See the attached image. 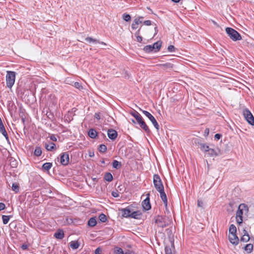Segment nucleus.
<instances>
[{"label":"nucleus","instance_id":"f257e3e1","mask_svg":"<svg viewBox=\"0 0 254 254\" xmlns=\"http://www.w3.org/2000/svg\"><path fill=\"white\" fill-rule=\"evenodd\" d=\"M249 209L248 206L244 203H241L238 207L236 212V219L237 222L240 224L243 222V215L248 213Z\"/></svg>","mask_w":254,"mask_h":254},{"label":"nucleus","instance_id":"f03ea898","mask_svg":"<svg viewBox=\"0 0 254 254\" xmlns=\"http://www.w3.org/2000/svg\"><path fill=\"white\" fill-rule=\"evenodd\" d=\"M225 31L229 38L233 41H237L242 39L241 35L236 30L232 28L227 27L225 29Z\"/></svg>","mask_w":254,"mask_h":254},{"label":"nucleus","instance_id":"7ed1b4c3","mask_svg":"<svg viewBox=\"0 0 254 254\" xmlns=\"http://www.w3.org/2000/svg\"><path fill=\"white\" fill-rule=\"evenodd\" d=\"M16 73L14 71H7L6 75V86L9 88H11L14 84Z\"/></svg>","mask_w":254,"mask_h":254},{"label":"nucleus","instance_id":"20e7f679","mask_svg":"<svg viewBox=\"0 0 254 254\" xmlns=\"http://www.w3.org/2000/svg\"><path fill=\"white\" fill-rule=\"evenodd\" d=\"M153 184L155 189L159 191H162L164 190V186L161 182V179L158 175H154L153 176Z\"/></svg>","mask_w":254,"mask_h":254},{"label":"nucleus","instance_id":"39448f33","mask_svg":"<svg viewBox=\"0 0 254 254\" xmlns=\"http://www.w3.org/2000/svg\"><path fill=\"white\" fill-rule=\"evenodd\" d=\"M244 118L251 125H254V117L251 112L247 109H245L243 111Z\"/></svg>","mask_w":254,"mask_h":254},{"label":"nucleus","instance_id":"423d86ee","mask_svg":"<svg viewBox=\"0 0 254 254\" xmlns=\"http://www.w3.org/2000/svg\"><path fill=\"white\" fill-rule=\"evenodd\" d=\"M140 110L142 112L144 115L146 116L150 120V121L151 122L154 127L157 130H158L159 128V126L155 118L148 112L144 110H142L141 109Z\"/></svg>","mask_w":254,"mask_h":254},{"label":"nucleus","instance_id":"0eeeda50","mask_svg":"<svg viewBox=\"0 0 254 254\" xmlns=\"http://www.w3.org/2000/svg\"><path fill=\"white\" fill-rule=\"evenodd\" d=\"M147 197L142 202V206L145 210H148L151 208V204L149 200V193L146 194Z\"/></svg>","mask_w":254,"mask_h":254},{"label":"nucleus","instance_id":"6e6552de","mask_svg":"<svg viewBox=\"0 0 254 254\" xmlns=\"http://www.w3.org/2000/svg\"><path fill=\"white\" fill-rule=\"evenodd\" d=\"M60 162L63 165H66L69 162V156L66 152L63 153L60 157Z\"/></svg>","mask_w":254,"mask_h":254},{"label":"nucleus","instance_id":"1a4fd4ad","mask_svg":"<svg viewBox=\"0 0 254 254\" xmlns=\"http://www.w3.org/2000/svg\"><path fill=\"white\" fill-rule=\"evenodd\" d=\"M228 238L232 244L234 245L238 244L239 240L236 234H229Z\"/></svg>","mask_w":254,"mask_h":254},{"label":"nucleus","instance_id":"9d476101","mask_svg":"<svg viewBox=\"0 0 254 254\" xmlns=\"http://www.w3.org/2000/svg\"><path fill=\"white\" fill-rule=\"evenodd\" d=\"M136 120V122L138 123L143 120V119L141 115L136 111H133L130 113Z\"/></svg>","mask_w":254,"mask_h":254},{"label":"nucleus","instance_id":"9b49d317","mask_svg":"<svg viewBox=\"0 0 254 254\" xmlns=\"http://www.w3.org/2000/svg\"><path fill=\"white\" fill-rule=\"evenodd\" d=\"M108 136L111 139L114 140L117 136V132L114 129H109L108 131Z\"/></svg>","mask_w":254,"mask_h":254},{"label":"nucleus","instance_id":"f8f14e48","mask_svg":"<svg viewBox=\"0 0 254 254\" xmlns=\"http://www.w3.org/2000/svg\"><path fill=\"white\" fill-rule=\"evenodd\" d=\"M173 244L170 242V244L165 247L166 254H173Z\"/></svg>","mask_w":254,"mask_h":254},{"label":"nucleus","instance_id":"ddd939ff","mask_svg":"<svg viewBox=\"0 0 254 254\" xmlns=\"http://www.w3.org/2000/svg\"><path fill=\"white\" fill-rule=\"evenodd\" d=\"M160 194V197L161 198L165 206L167 207V196L164 192V190H163L162 191H159Z\"/></svg>","mask_w":254,"mask_h":254},{"label":"nucleus","instance_id":"4468645a","mask_svg":"<svg viewBox=\"0 0 254 254\" xmlns=\"http://www.w3.org/2000/svg\"><path fill=\"white\" fill-rule=\"evenodd\" d=\"M162 42L160 41L156 42L152 45L153 51L155 52L158 51L161 47Z\"/></svg>","mask_w":254,"mask_h":254},{"label":"nucleus","instance_id":"2eb2a0df","mask_svg":"<svg viewBox=\"0 0 254 254\" xmlns=\"http://www.w3.org/2000/svg\"><path fill=\"white\" fill-rule=\"evenodd\" d=\"M138 124L140 125V127L142 128L146 132H149L150 131L149 127L143 120L138 123Z\"/></svg>","mask_w":254,"mask_h":254},{"label":"nucleus","instance_id":"dca6fc26","mask_svg":"<svg viewBox=\"0 0 254 254\" xmlns=\"http://www.w3.org/2000/svg\"><path fill=\"white\" fill-rule=\"evenodd\" d=\"M0 131L2 134V135L5 137L6 139L8 140V135L3 124L0 125Z\"/></svg>","mask_w":254,"mask_h":254},{"label":"nucleus","instance_id":"f3484780","mask_svg":"<svg viewBox=\"0 0 254 254\" xmlns=\"http://www.w3.org/2000/svg\"><path fill=\"white\" fill-rule=\"evenodd\" d=\"M64 233L63 230H60L54 234L55 237L58 239H62L64 237Z\"/></svg>","mask_w":254,"mask_h":254},{"label":"nucleus","instance_id":"a211bd4d","mask_svg":"<svg viewBox=\"0 0 254 254\" xmlns=\"http://www.w3.org/2000/svg\"><path fill=\"white\" fill-rule=\"evenodd\" d=\"M85 40L89 42V43H96L97 42L99 43L100 44H102V45H106V44L103 42H99L96 39H93L91 37H87L85 39Z\"/></svg>","mask_w":254,"mask_h":254},{"label":"nucleus","instance_id":"6ab92c4d","mask_svg":"<svg viewBox=\"0 0 254 254\" xmlns=\"http://www.w3.org/2000/svg\"><path fill=\"white\" fill-rule=\"evenodd\" d=\"M244 234L241 238V241L243 242H247L249 241L250 238L249 234L245 230H244Z\"/></svg>","mask_w":254,"mask_h":254},{"label":"nucleus","instance_id":"aec40b11","mask_svg":"<svg viewBox=\"0 0 254 254\" xmlns=\"http://www.w3.org/2000/svg\"><path fill=\"white\" fill-rule=\"evenodd\" d=\"M122 215L125 217H130V210L128 208H124L122 209Z\"/></svg>","mask_w":254,"mask_h":254},{"label":"nucleus","instance_id":"412c9836","mask_svg":"<svg viewBox=\"0 0 254 254\" xmlns=\"http://www.w3.org/2000/svg\"><path fill=\"white\" fill-rule=\"evenodd\" d=\"M244 250L247 253L250 254L253 250V245L251 244H247L244 247Z\"/></svg>","mask_w":254,"mask_h":254},{"label":"nucleus","instance_id":"4be33fe9","mask_svg":"<svg viewBox=\"0 0 254 254\" xmlns=\"http://www.w3.org/2000/svg\"><path fill=\"white\" fill-rule=\"evenodd\" d=\"M79 246V244L78 241H73L70 243V247L73 250L77 249Z\"/></svg>","mask_w":254,"mask_h":254},{"label":"nucleus","instance_id":"5701e85b","mask_svg":"<svg viewBox=\"0 0 254 254\" xmlns=\"http://www.w3.org/2000/svg\"><path fill=\"white\" fill-rule=\"evenodd\" d=\"M200 149L201 150H202V151L205 152L206 153L208 151H209V150L211 148L209 147V146L204 144V143H202V144H200Z\"/></svg>","mask_w":254,"mask_h":254},{"label":"nucleus","instance_id":"b1692460","mask_svg":"<svg viewBox=\"0 0 254 254\" xmlns=\"http://www.w3.org/2000/svg\"><path fill=\"white\" fill-rule=\"evenodd\" d=\"M206 154L209 156H216L218 155L216 151L213 148H210Z\"/></svg>","mask_w":254,"mask_h":254},{"label":"nucleus","instance_id":"393cba45","mask_svg":"<svg viewBox=\"0 0 254 254\" xmlns=\"http://www.w3.org/2000/svg\"><path fill=\"white\" fill-rule=\"evenodd\" d=\"M236 231L237 229L236 226L233 224H231L229 227V234H236Z\"/></svg>","mask_w":254,"mask_h":254},{"label":"nucleus","instance_id":"a878e982","mask_svg":"<svg viewBox=\"0 0 254 254\" xmlns=\"http://www.w3.org/2000/svg\"><path fill=\"white\" fill-rule=\"evenodd\" d=\"M88 135L91 138H94L97 136V132L93 129H90L89 130Z\"/></svg>","mask_w":254,"mask_h":254},{"label":"nucleus","instance_id":"bb28decb","mask_svg":"<svg viewBox=\"0 0 254 254\" xmlns=\"http://www.w3.org/2000/svg\"><path fill=\"white\" fill-rule=\"evenodd\" d=\"M97 222L95 218H91L88 222V224L89 226L93 227L96 225Z\"/></svg>","mask_w":254,"mask_h":254},{"label":"nucleus","instance_id":"cd10ccee","mask_svg":"<svg viewBox=\"0 0 254 254\" xmlns=\"http://www.w3.org/2000/svg\"><path fill=\"white\" fill-rule=\"evenodd\" d=\"M104 179L108 182H111L113 180L112 175L110 173H107L105 175Z\"/></svg>","mask_w":254,"mask_h":254},{"label":"nucleus","instance_id":"c85d7f7f","mask_svg":"<svg viewBox=\"0 0 254 254\" xmlns=\"http://www.w3.org/2000/svg\"><path fill=\"white\" fill-rule=\"evenodd\" d=\"M143 50L147 53H150L152 52L153 49L152 48V45H149L145 46L143 48Z\"/></svg>","mask_w":254,"mask_h":254},{"label":"nucleus","instance_id":"c756f323","mask_svg":"<svg viewBox=\"0 0 254 254\" xmlns=\"http://www.w3.org/2000/svg\"><path fill=\"white\" fill-rule=\"evenodd\" d=\"M55 144L54 143H51L49 144H46L45 145L46 148L48 151H51L55 147Z\"/></svg>","mask_w":254,"mask_h":254},{"label":"nucleus","instance_id":"7c9ffc66","mask_svg":"<svg viewBox=\"0 0 254 254\" xmlns=\"http://www.w3.org/2000/svg\"><path fill=\"white\" fill-rule=\"evenodd\" d=\"M139 32H140V29L138 30L137 32H135V35L136 36V41L138 42H141L142 40V38L141 36H139Z\"/></svg>","mask_w":254,"mask_h":254},{"label":"nucleus","instance_id":"2f4dec72","mask_svg":"<svg viewBox=\"0 0 254 254\" xmlns=\"http://www.w3.org/2000/svg\"><path fill=\"white\" fill-rule=\"evenodd\" d=\"M52 166V164L51 163H45L43 165V168L45 170H49Z\"/></svg>","mask_w":254,"mask_h":254},{"label":"nucleus","instance_id":"473e14b6","mask_svg":"<svg viewBox=\"0 0 254 254\" xmlns=\"http://www.w3.org/2000/svg\"><path fill=\"white\" fill-rule=\"evenodd\" d=\"M11 189L12 190L14 191L15 192H17L19 191V186L17 183L12 184Z\"/></svg>","mask_w":254,"mask_h":254},{"label":"nucleus","instance_id":"72a5a7b5","mask_svg":"<svg viewBox=\"0 0 254 254\" xmlns=\"http://www.w3.org/2000/svg\"><path fill=\"white\" fill-rule=\"evenodd\" d=\"M114 253L115 254H124V252L121 248L116 247L114 249Z\"/></svg>","mask_w":254,"mask_h":254},{"label":"nucleus","instance_id":"f704fd0d","mask_svg":"<svg viewBox=\"0 0 254 254\" xmlns=\"http://www.w3.org/2000/svg\"><path fill=\"white\" fill-rule=\"evenodd\" d=\"M42 154V150L40 147H36L34 151V154L36 156H39Z\"/></svg>","mask_w":254,"mask_h":254},{"label":"nucleus","instance_id":"c9c22d12","mask_svg":"<svg viewBox=\"0 0 254 254\" xmlns=\"http://www.w3.org/2000/svg\"><path fill=\"white\" fill-rule=\"evenodd\" d=\"M123 18L126 21H129L131 19L130 16L128 14L124 13L123 14Z\"/></svg>","mask_w":254,"mask_h":254},{"label":"nucleus","instance_id":"e433bc0d","mask_svg":"<svg viewBox=\"0 0 254 254\" xmlns=\"http://www.w3.org/2000/svg\"><path fill=\"white\" fill-rule=\"evenodd\" d=\"M2 222L4 224H6L9 220V216L6 215H2Z\"/></svg>","mask_w":254,"mask_h":254},{"label":"nucleus","instance_id":"4c0bfd02","mask_svg":"<svg viewBox=\"0 0 254 254\" xmlns=\"http://www.w3.org/2000/svg\"><path fill=\"white\" fill-rule=\"evenodd\" d=\"M113 167L116 169L119 168L121 167V163L117 160H114L113 162Z\"/></svg>","mask_w":254,"mask_h":254},{"label":"nucleus","instance_id":"58836bf2","mask_svg":"<svg viewBox=\"0 0 254 254\" xmlns=\"http://www.w3.org/2000/svg\"><path fill=\"white\" fill-rule=\"evenodd\" d=\"M99 219L101 222H105L107 220V217L105 214H101L99 216Z\"/></svg>","mask_w":254,"mask_h":254},{"label":"nucleus","instance_id":"ea45409f","mask_svg":"<svg viewBox=\"0 0 254 254\" xmlns=\"http://www.w3.org/2000/svg\"><path fill=\"white\" fill-rule=\"evenodd\" d=\"M143 17L142 16H139L138 17L135 18L133 21L135 23L136 22L137 24H139L140 23H141L142 22V19Z\"/></svg>","mask_w":254,"mask_h":254},{"label":"nucleus","instance_id":"a19ab883","mask_svg":"<svg viewBox=\"0 0 254 254\" xmlns=\"http://www.w3.org/2000/svg\"><path fill=\"white\" fill-rule=\"evenodd\" d=\"M99 150L100 152H106V151L107 150V147H106V145H105L104 144H101L99 146Z\"/></svg>","mask_w":254,"mask_h":254},{"label":"nucleus","instance_id":"79ce46f5","mask_svg":"<svg viewBox=\"0 0 254 254\" xmlns=\"http://www.w3.org/2000/svg\"><path fill=\"white\" fill-rule=\"evenodd\" d=\"M168 50L170 52H173L175 51V48L173 45H170L168 47Z\"/></svg>","mask_w":254,"mask_h":254},{"label":"nucleus","instance_id":"37998d69","mask_svg":"<svg viewBox=\"0 0 254 254\" xmlns=\"http://www.w3.org/2000/svg\"><path fill=\"white\" fill-rule=\"evenodd\" d=\"M137 212L134 211L132 213L130 212V217L131 218H136V216H137Z\"/></svg>","mask_w":254,"mask_h":254},{"label":"nucleus","instance_id":"c03bdc74","mask_svg":"<svg viewBox=\"0 0 254 254\" xmlns=\"http://www.w3.org/2000/svg\"><path fill=\"white\" fill-rule=\"evenodd\" d=\"M138 24H137V23L135 22H133L132 24H131V28L133 29H136L138 28Z\"/></svg>","mask_w":254,"mask_h":254},{"label":"nucleus","instance_id":"a18cd8bd","mask_svg":"<svg viewBox=\"0 0 254 254\" xmlns=\"http://www.w3.org/2000/svg\"><path fill=\"white\" fill-rule=\"evenodd\" d=\"M74 86L75 88L79 89L82 88V86L80 85V84L77 82H76L74 83Z\"/></svg>","mask_w":254,"mask_h":254},{"label":"nucleus","instance_id":"49530a36","mask_svg":"<svg viewBox=\"0 0 254 254\" xmlns=\"http://www.w3.org/2000/svg\"><path fill=\"white\" fill-rule=\"evenodd\" d=\"M143 23L144 25H147V26H149V25H151V24H152V22L150 20H145L143 22Z\"/></svg>","mask_w":254,"mask_h":254},{"label":"nucleus","instance_id":"de8ad7c7","mask_svg":"<svg viewBox=\"0 0 254 254\" xmlns=\"http://www.w3.org/2000/svg\"><path fill=\"white\" fill-rule=\"evenodd\" d=\"M112 194L115 197H118L119 196V193L117 191H113L112 192Z\"/></svg>","mask_w":254,"mask_h":254},{"label":"nucleus","instance_id":"09e8293b","mask_svg":"<svg viewBox=\"0 0 254 254\" xmlns=\"http://www.w3.org/2000/svg\"><path fill=\"white\" fill-rule=\"evenodd\" d=\"M197 206L198 207H201L203 206V202L201 200H197Z\"/></svg>","mask_w":254,"mask_h":254},{"label":"nucleus","instance_id":"8fccbe9b","mask_svg":"<svg viewBox=\"0 0 254 254\" xmlns=\"http://www.w3.org/2000/svg\"><path fill=\"white\" fill-rule=\"evenodd\" d=\"M5 205L3 203H0V211L2 210L5 208Z\"/></svg>","mask_w":254,"mask_h":254},{"label":"nucleus","instance_id":"3c124183","mask_svg":"<svg viewBox=\"0 0 254 254\" xmlns=\"http://www.w3.org/2000/svg\"><path fill=\"white\" fill-rule=\"evenodd\" d=\"M101 252V250L99 248H98L97 249H96V250L95 251V254H100Z\"/></svg>","mask_w":254,"mask_h":254},{"label":"nucleus","instance_id":"603ef678","mask_svg":"<svg viewBox=\"0 0 254 254\" xmlns=\"http://www.w3.org/2000/svg\"><path fill=\"white\" fill-rule=\"evenodd\" d=\"M94 117L96 119H97V120H100V113H95V115H94Z\"/></svg>","mask_w":254,"mask_h":254},{"label":"nucleus","instance_id":"864d4df0","mask_svg":"<svg viewBox=\"0 0 254 254\" xmlns=\"http://www.w3.org/2000/svg\"><path fill=\"white\" fill-rule=\"evenodd\" d=\"M162 66H163L164 67H172V65L170 64H162Z\"/></svg>","mask_w":254,"mask_h":254},{"label":"nucleus","instance_id":"5fc2aeb1","mask_svg":"<svg viewBox=\"0 0 254 254\" xmlns=\"http://www.w3.org/2000/svg\"><path fill=\"white\" fill-rule=\"evenodd\" d=\"M221 135L218 133H217L215 135L214 137L217 139H219L221 137Z\"/></svg>","mask_w":254,"mask_h":254},{"label":"nucleus","instance_id":"6e6d98bb","mask_svg":"<svg viewBox=\"0 0 254 254\" xmlns=\"http://www.w3.org/2000/svg\"><path fill=\"white\" fill-rule=\"evenodd\" d=\"M50 138L51 140H52L53 141H56L57 140V138L56 137V136L54 135H52L50 136Z\"/></svg>","mask_w":254,"mask_h":254},{"label":"nucleus","instance_id":"4d7b16f0","mask_svg":"<svg viewBox=\"0 0 254 254\" xmlns=\"http://www.w3.org/2000/svg\"><path fill=\"white\" fill-rule=\"evenodd\" d=\"M89 156L91 157H93L94 156V153L92 151H89Z\"/></svg>","mask_w":254,"mask_h":254},{"label":"nucleus","instance_id":"13d9d810","mask_svg":"<svg viewBox=\"0 0 254 254\" xmlns=\"http://www.w3.org/2000/svg\"><path fill=\"white\" fill-rule=\"evenodd\" d=\"M16 163L15 162V161H13L12 162H11V165L13 167H14L16 166Z\"/></svg>","mask_w":254,"mask_h":254},{"label":"nucleus","instance_id":"bf43d9fd","mask_svg":"<svg viewBox=\"0 0 254 254\" xmlns=\"http://www.w3.org/2000/svg\"><path fill=\"white\" fill-rule=\"evenodd\" d=\"M21 248L23 250H26L27 249V246L26 245H23Z\"/></svg>","mask_w":254,"mask_h":254},{"label":"nucleus","instance_id":"052dcab7","mask_svg":"<svg viewBox=\"0 0 254 254\" xmlns=\"http://www.w3.org/2000/svg\"><path fill=\"white\" fill-rule=\"evenodd\" d=\"M171 0L175 3H178L180 1V0Z\"/></svg>","mask_w":254,"mask_h":254},{"label":"nucleus","instance_id":"680f3d73","mask_svg":"<svg viewBox=\"0 0 254 254\" xmlns=\"http://www.w3.org/2000/svg\"><path fill=\"white\" fill-rule=\"evenodd\" d=\"M205 133H207V134L209 132V129L208 128H206L205 130Z\"/></svg>","mask_w":254,"mask_h":254},{"label":"nucleus","instance_id":"e2e57ef3","mask_svg":"<svg viewBox=\"0 0 254 254\" xmlns=\"http://www.w3.org/2000/svg\"><path fill=\"white\" fill-rule=\"evenodd\" d=\"M125 254H134L133 252L126 253Z\"/></svg>","mask_w":254,"mask_h":254},{"label":"nucleus","instance_id":"0e129e2a","mask_svg":"<svg viewBox=\"0 0 254 254\" xmlns=\"http://www.w3.org/2000/svg\"><path fill=\"white\" fill-rule=\"evenodd\" d=\"M131 121H132V123H133V124H135V122L134 121V120H133V119H132V120H131Z\"/></svg>","mask_w":254,"mask_h":254},{"label":"nucleus","instance_id":"69168bd1","mask_svg":"<svg viewBox=\"0 0 254 254\" xmlns=\"http://www.w3.org/2000/svg\"><path fill=\"white\" fill-rule=\"evenodd\" d=\"M155 30L156 32L157 31V27H155Z\"/></svg>","mask_w":254,"mask_h":254},{"label":"nucleus","instance_id":"338daca9","mask_svg":"<svg viewBox=\"0 0 254 254\" xmlns=\"http://www.w3.org/2000/svg\"><path fill=\"white\" fill-rule=\"evenodd\" d=\"M214 24H216V22L213 21Z\"/></svg>","mask_w":254,"mask_h":254}]
</instances>
